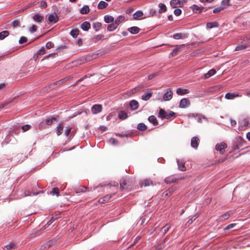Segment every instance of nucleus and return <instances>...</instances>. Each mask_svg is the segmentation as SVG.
I'll return each mask as SVG.
<instances>
[{"label":"nucleus","instance_id":"obj_35","mask_svg":"<svg viewBox=\"0 0 250 250\" xmlns=\"http://www.w3.org/2000/svg\"><path fill=\"white\" fill-rule=\"evenodd\" d=\"M170 228L169 224H166L161 230V232L163 235L166 234Z\"/></svg>","mask_w":250,"mask_h":250},{"label":"nucleus","instance_id":"obj_20","mask_svg":"<svg viewBox=\"0 0 250 250\" xmlns=\"http://www.w3.org/2000/svg\"><path fill=\"white\" fill-rule=\"evenodd\" d=\"M176 93L179 95H183L189 93V91L187 89H183L179 88L176 90Z\"/></svg>","mask_w":250,"mask_h":250},{"label":"nucleus","instance_id":"obj_8","mask_svg":"<svg viewBox=\"0 0 250 250\" xmlns=\"http://www.w3.org/2000/svg\"><path fill=\"white\" fill-rule=\"evenodd\" d=\"M48 20L51 23H56L59 21V17L56 14L53 13L48 16Z\"/></svg>","mask_w":250,"mask_h":250},{"label":"nucleus","instance_id":"obj_53","mask_svg":"<svg viewBox=\"0 0 250 250\" xmlns=\"http://www.w3.org/2000/svg\"><path fill=\"white\" fill-rule=\"evenodd\" d=\"M236 225L235 224H229V225H228L224 229L225 230H228V229H229L231 228H233V227H234V226Z\"/></svg>","mask_w":250,"mask_h":250},{"label":"nucleus","instance_id":"obj_34","mask_svg":"<svg viewBox=\"0 0 250 250\" xmlns=\"http://www.w3.org/2000/svg\"><path fill=\"white\" fill-rule=\"evenodd\" d=\"M9 34V31L5 30L0 33V40H2L7 37Z\"/></svg>","mask_w":250,"mask_h":250},{"label":"nucleus","instance_id":"obj_41","mask_svg":"<svg viewBox=\"0 0 250 250\" xmlns=\"http://www.w3.org/2000/svg\"><path fill=\"white\" fill-rule=\"evenodd\" d=\"M137 128L141 131H144L146 129V126L143 123H139L137 125Z\"/></svg>","mask_w":250,"mask_h":250},{"label":"nucleus","instance_id":"obj_45","mask_svg":"<svg viewBox=\"0 0 250 250\" xmlns=\"http://www.w3.org/2000/svg\"><path fill=\"white\" fill-rule=\"evenodd\" d=\"M31 125H26L22 126L21 128L23 132L28 130L31 128Z\"/></svg>","mask_w":250,"mask_h":250},{"label":"nucleus","instance_id":"obj_18","mask_svg":"<svg viewBox=\"0 0 250 250\" xmlns=\"http://www.w3.org/2000/svg\"><path fill=\"white\" fill-rule=\"evenodd\" d=\"M90 27V23L88 21L83 22L81 25V28L84 31H88Z\"/></svg>","mask_w":250,"mask_h":250},{"label":"nucleus","instance_id":"obj_47","mask_svg":"<svg viewBox=\"0 0 250 250\" xmlns=\"http://www.w3.org/2000/svg\"><path fill=\"white\" fill-rule=\"evenodd\" d=\"M86 189V188L85 187H80L79 189H77L76 192L77 193H81V192H85Z\"/></svg>","mask_w":250,"mask_h":250},{"label":"nucleus","instance_id":"obj_38","mask_svg":"<svg viewBox=\"0 0 250 250\" xmlns=\"http://www.w3.org/2000/svg\"><path fill=\"white\" fill-rule=\"evenodd\" d=\"M79 34V30L78 29L72 30L70 32V35L73 38H76Z\"/></svg>","mask_w":250,"mask_h":250},{"label":"nucleus","instance_id":"obj_23","mask_svg":"<svg viewBox=\"0 0 250 250\" xmlns=\"http://www.w3.org/2000/svg\"><path fill=\"white\" fill-rule=\"evenodd\" d=\"M149 122L152 123L154 125H157L158 124V122L155 116H150L148 117V119Z\"/></svg>","mask_w":250,"mask_h":250},{"label":"nucleus","instance_id":"obj_40","mask_svg":"<svg viewBox=\"0 0 250 250\" xmlns=\"http://www.w3.org/2000/svg\"><path fill=\"white\" fill-rule=\"evenodd\" d=\"M56 120V119L54 117H49L46 119L45 123L47 125H51Z\"/></svg>","mask_w":250,"mask_h":250},{"label":"nucleus","instance_id":"obj_13","mask_svg":"<svg viewBox=\"0 0 250 250\" xmlns=\"http://www.w3.org/2000/svg\"><path fill=\"white\" fill-rule=\"evenodd\" d=\"M129 106L132 110H135L139 107V103L137 101L132 100L129 103Z\"/></svg>","mask_w":250,"mask_h":250},{"label":"nucleus","instance_id":"obj_46","mask_svg":"<svg viewBox=\"0 0 250 250\" xmlns=\"http://www.w3.org/2000/svg\"><path fill=\"white\" fill-rule=\"evenodd\" d=\"M223 10H224V8H223L222 6H221L219 7L214 8L213 10V12L214 13H218Z\"/></svg>","mask_w":250,"mask_h":250},{"label":"nucleus","instance_id":"obj_37","mask_svg":"<svg viewBox=\"0 0 250 250\" xmlns=\"http://www.w3.org/2000/svg\"><path fill=\"white\" fill-rule=\"evenodd\" d=\"M89 12V8L87 5H84L80 11V12L82 14H87Z\"/></svg>","mask_w":250,"mask_h":250},{"label":"nucleus","instance_id":"obj_25","mask_svg":"<svg viewBox=\"0 0 250 250\" xmlns=\"http://www.w3.org/2000/svg\"><path fill=\"white\" fill-rule=\"evenodd\" d=\"M104 21L106 23H110L113 22L114 21V19L112 16L105 15L104 17Z\"/></svg>","mask_w":250,"mask_h":250},{"label":"nucleus","instance_id":"obj_48","mask_svg":"<svg viewBox=\"0 0 250 250\" xmlns=\"http://www.w3.org/2000/svg\"><path fill=\"white\" fill-rule=\"evenodd\" d=\"M27 41V39L25 37H21L20 38L19 42L20 44H22L26 42Z\"/></svg>","mask_w":250,"mask_h":250},{"label":"nucleus","instance_id":"obj_33","mask_svg":"<svg viewBox=\"0 0 250 250\" xmlns=\"http://www.w3.org/2000/svg\"><path fill=\"white\" fill-rule=\"evenodd\" d=\"M221 5L222 7L224 8V9H226L230 5L229 0H222L221 2Z\"/></svg>","mask_w":250,"mask_h":250},{"label":"nucleus","instance_id":"obj_63","mask_svg":"<svg viewBox=\"0 0 250 250\" xmlns=\"http://www.w3.org/2000/svg\"><path fill=\"white\" fill-rule=\"evenodd\" d=\"M178 51V48L174 49L172 52V55L175 56L177 54Z\"/></svg>","mask_w":250,"mask_h":250},{"label":"nucleus","instance_id":"obj_4","mask_svg":"<svg viewBox=\"0 0 250 250\" xmlns=\"http://www.w3.org/2000/svg\"><path fill=\"white\" fill-rule=\"evenodd\" d=\"M102 110V106L99 104L93 105L91 107V112L94 114H98Z\"/></svg>","mask_w":250,"mask_h":250},{"label":"nucleus","instance_id":"obj_58","mask_svg":"<svg viewBox=\"0 0 250 250\" xmlns=\"http://www.w3.org/2000/svg\"><path fill=\"white\" fill-rule=\"evenodd\" d=\"M71 131V128H66L64 131V134L66 136H68Z\"/></svg>","mask_w":250,"mask_h":250},{"label":"nucleus","instance_id":"obj_59","mask_svg":"<svg viewBox=\"0 0 250 250\" xmlns=\"http://www.w3.org/2000/svg\"><path fill=\"white\" fill-rule=\"evenodd\" d=\"M126 185V182L125 181H123L120 183V188L123 189H124V187Z\"/></svg>","mask_w":250,"mask_h":250},{"label":"nucleus","instance_id":"obj_17","mask_svg":"<svg viewBox=\"0 0 250 250\" xmlns=\"http://www.w3.org/2000/svg\"><path fill=\"white\" fill-rule=\"evenodd\" d=\"M216 71L214 69H211L208 73L205 74L203 77L204 79H207L211 77L216 73Z\"/></svg>","mask_w":250,"mask_h":250},{"label":"nucleus","instance_id":"obj_14","mask_svg":"<svg viewBox=\"0 0 250 250\" xmlns=\"http://www.w3.org/2000/svg\"><path fill=\"white\" fill-rule=\"evenodd\" d=\"M140 184L141 187H142L143 186L148 187V186H149L151 185H152V186L153 185L152 181H151L150 180L147 179H145L143 181H142V182H141L140 183Z\"/></svg>","mask_w":250,"mask_h":250},{"label":"nucleus","instance_id":"obj_50","mask_svg":"<svg viewBox=\"0 0 250 250\" xmlns=\"http://www.w3.org/2000/svg\"><path fill=\"white\" fill-rule=\"evenodd\" d=\"M45 48L43 47H42L41 49L37 51V54L40 55H43L45 53Z\"/></svg>","mask_w":250,"mask_h":250},{"label":"nucleus","instance_id":"obj_42","mask_svg":"<svg viewBox=\"0 0 250 250\" xmlns=\"http://www.w3.org/2000/svg\"><path fill=\"white\" fill-rule=\"evenodd\" d=\"M50 194L52 195H56L57 196H59V190L58 188H53L50 191Z\"/></svg>","mask_w":250,"mask_h":250},{"label":"nucleus","instance_id":"obj_28","mask_svg":"<svg viewBox=\"0 0 250 250\" xmlns=\"http://www.w3.org/2000/svg\"><path fill=\"white\" fill-rule=\"evenodd\" d=\"M159 7V12L160 13L165 12L167 10V7L164 3H159L158 5Z\"/></svg>","mask_w":250,"mask_h":250},{"label":"nucleus","instance_id":"obj_39","mask_svg":"<svg viewBox=\"0 0 250 250\" xmlns=\"http://www.w3.org/2000/svg\"><path fill=\"white\" fill-rule=\"evenodd\" d=\"M93 26L96 31H98L102 27V24L100 22H96L93 23Z\"/></svg>","mask_w":250,"mask_h":250},{"label":"nucleus","instance_id":"obj_7","mask_svg":"<svg viewBox=\"0 0 250 250\" xmlns=\"http://www.w3.org/2000/svg\"><path fill=\"white\" fill-rule=\"evenodd\" d=\"M183 1H186V0H171L170 5L173 7H180L183 4Z\"/></svg>","mask_w":250,"mask_h":250},{"label":"nucleus","instance_id":"obj_19","mask_svg":"<svg viewBox=\"0 0 250 250\" xmlns=\"http://www.w3.org/2000/svg\"><path fill=\"white\" fill-rule=\"evenodd\" d=\"M128 31L132 34H136L139 33L140 29L137 26H133L128 29Z\"/></svg>","mask_w":250,"mask_h":250},{"label":"nucleus","instance_id":"obj_12","mask_svg":"<svg viewBox=\"0 0 250 250\" xmlns=\"http://www.w3.org/2000/svg\"><path fill=\"white\" fill-rule=\"evenodd\" d=\"M193 12L196 14H200L202 12L204 9V7H199L196 4H193L191 7Z\"/></svg>","mask_w":250,"mask_h":250},{"label":"nucleus","instance_id":"obj_30","mask_svg":"<svg viewBox=\"0 0 250 250\" xmlns=\"http://www.w3.org/2000/svg\"><path fill=\"white\" fill-rule=\"evenodd\" d=\"M33 19L35 21L40 22L43 20V16L36 14L33 17Z\"/></svg>","mask_w":250,"mask_h":250},{"label":"nucleus","instance_id":"obj_2","mask_svg":"<svg viewBox=\"0 0 250 250\" xmlns=\"http://www.w3.org/2000/svg\"><path fill=\"white\" fill-rule=\"evenodd\" d=\"M227 147V145L224 142L217 144L215 146V149L220 152V154H224L225 152V149Z\"/></svg>","mask_w":250,"mask_h":250},{"label":"nucleus","instance_id":"obj_52","mask_svg":"<svg viewBox=\"0 0 250 250\" xmlns=\"http://www.w3.org/2000/svg\"><path fill=\"white\" fill-rule=\"evenodd\" d=\"M109 142L110 143L113 145H117L118 143V141L114 138H111L109 140Z\"/></svg>","mask_w":250,"mask_h":250},{"label":"nucleus","instance_id":"obj_24","mask_svg":"<svg viewBox=\"0 0 250 250\" xmlns=\"http://www.w3.org/2000/svg\"><path fill=\"white\" fill-rule=\"evenodd\" d=\"M118 26L114 22H112L111 24H109L107 26V30L108 31H112L115 30Z\"/></svg>","mask_w":250,"mask_h":250},{"label":"nucleus","instance_id":"obj_61","mask_svg":"<svg viewBox=\"0 0 250 250\" xmlns=\"http://www.w3.org/2000/svg\"><path fill=\"white\" fill-rule=\"evenodd\" d=\"M41 6L42 8H45L47 7V4L45 2L42 1Z\"/></svg>","mask_w":250,"mask_h":250},{"label":"nucleus","instance_id":"obj_5","mask_svg":"<svg viewBox=\"0 0 250 250\" xmlns=\"http://www.w3.org/2000/svg\"><path fill=\"white\" fill-rule=\"evenodd\" d=\"M190 104V102L188 99L183 98L180 102L179 106L181 108H185L188 107Z\"/></svg>","mask_w":250,"mask_h":250},{"label":"nucleus","instance_id":"obj_11","mask_svg":"<svg viewBox=\"0 0 250 250\" xmlns=\"http://www.w3.org/2000/svg\"><path fill=\"white\" fill-rule=\"evenodd\" d=\"M250 46V42H248V43L242 42L241 44L238 45L235 47V50H236V51L242 50H244V49L247 48L248 47H249Z\"/></svg>","mask_w":250,"mask_h":250},{"label":"nucleus","instance_id":"obj_57","mask_svg":"<svg viewBox=\"0 0 250 250\" xmlns=\"http://www.w3.org/2000/svg\"><path fill=\"white\" fill-rule=\"evenodd\" d=\"M157 76V73H156L151 74L149 75L148 76V80H151V79H152V78L155 77Z\"/></svg>","mask_w":250,"mask_h":250},{"label":"nucleus","instance_id":"obj_51","mask_svg":"<svg viewBox=\"0 0 250 250\" xmlns=\"http://www.w3.org/2000/svg\"><path fill=\"white\" fill-rule=\"evenodd\" d=\"M45 46L46 49H50L54 46V44L52 42H47Z\"/></svg>","mask_w":250,"mask_h":250},{"label":"nucleus","instance_id":"obj_56","mask_svg":"<svg viewBox=\"0 0 250 250\" xmlns=\"http://www.w3.org/2000/svg\"><path fill=\"white\" fill-rule=\"evenodd\" d=\"M197 116H198V114L197 113H189L188 115V118L193 117L195 118L197 117Z\"/></svg>","mask_w":250,"mask_h":250},{"label":"nucleus","instance_id":"obj_10","mask_svg":"<svg viewBox=\"0 0 250 250\" xmlns=\"http://www.w3.org/2000/svg\"><path fill=\"white\" fill-rule=\"evenodd\" d=\"M177 163L178 167V168L181 171H185L186 168L185 167V163L183 160H177Z\"/></svg>","mask_w":250,"mask_h":250},{"label":"nucleus","instance_id":"obj_16","mask_svg":"<svg viewBox=\"0 0 250 250\" xmlns=\"http://www.w3.org/2000/svg\"><path fill=\"white\" fill-rule=\"evenodd\" d=\"M63 125L62 122H60L55 129L57 135H60L63 132Z\"/></svg>","mask_w":250,"mask_h":250},{"label":"nucleus","instance_id":"obj_55","mask_svg":"<svg viewBox=\"0 0 250 250\" xmlns=\"http://www.w3.org/2000/svg\"><path fill=\"white\" fill-rule=\"evenodd\" d=\"M111 195L107 194L106 196H104L103 197V199H104L105 202H106L107 201H108L111 198Z\"/></svg>","mask_w":250,"mask_h":250},{"label":"nucleus","instance_id":"obj_60","mask_svg":"<svg viewBox=\"0 0 250 250\" xmlns=\"http://www.w3.org/2000/svg\"><path fill=\"white\" fill-rule=\"evenodd\" d=\"M19 25V21H14L12 22V26L14 27H17Z\"/></svg>","mask_w":250,"mask_h":250},{"label":"nucleus","instance_id":"obj_22","mask_svg":"<svg viewBox=\"0 0 250 250\" xmlns=\"http://www.w3.org/2000/svg\"><path fill=\"white\" fill-rule=\"evenodd\" d=\"M144 15L141 10L137 11L133 15V18L135 20H138L139 18L142 17Z\"/></svg>","mask_w":250,"mask_h":250},{"label":"nucleus","instance_id":"obj_62","mask_svg":"<svg viewBox=\"0 0 250 250\" xmlns=\"http://www.w3.org/2000/svg\"><path fill=\"white\" fill-rule=\"evenodd\" d=\"M140 237L139 236H138L136 238V239H135V241L134 242V243L131 244L130 246V247H132L133 246H134L135 245V244L139 240H140Z\"/></svg>","mask_w":250,"mask_h":250},{"label":"nucleus","instance_id":"obj_3","mask_svg":"<svg viewBox=\"0 0 250 250\" xmlns=\"http://www.w3.org/2000/svg\"><path fill=\"white\" fill-rule=\"evenodd\" d=\"M173 92L170 89H167V91L163 95V99L165 101H167L171 100L172 98Z\"/></svg>","mask_w":250,"mask_h":250},{"label":"nucleus","instance_id":"obj_1","mask_svg":"<svg viewBox=\"0 0 250 250\" xmlns=\"http://www.w3.org/2000/svg\"><path fill=\"white\" fill-rule=\"evenodd\" d=\"M175 113L173 111L167 112L163 109H160L159 112L158 117L162 119H169L172 117L175 116Z\"/></svg>","mask_w":250,"mask_h":250},{"label":"nucleus","instance_id":"obj_49","mask_svg":"<svg viewBox=\"0 0 250 250\" xmlns=\"http://www.w3.org/2000/svg\"><path fill=\"white\" fill-rule=\"evenodd\" d=\"M181 13L182 10L180 9L177 8L175 9L174 11V14L177 16L180 15Z\"/></svg>","mask_w":250,"mask_h":250},{"label":"nucleus","instance_id":"obj_26","mask_svg":"<svg viewBox=\"0 0 250 250\" xmlns=\"http://www.w3.org/2000/svg\"><path fill=\"white\" fill-rule=\"evenodd\" d=\"M125 17L124 16L121 15L117 17V18L116 19L115 21H114V22L117 24V25L118 26L119 24L125 21Z\"/></svg>","mask_w":250,"mask_h":250},{"label":"nucleus","instance_id":"obj_27","mask_svg":"<svg viewBox=\"0 0 250 250\" xmlns=\"http://www.w3.org/2000/svg\"><path fill=\"white\" fill-rule=\"evenodd\" d=\"M105 37L103 35H98L95 36H94L93 38V40L94 41V42H98L99 41H103L105 39Z\"/></svg>","mask_w":250,"mask_h":250},{"label":"nucleus","instance_id":"obj_31","mask_svg":"<svg viewBox=\"0 0 250 250\" xmlns=\"http://www.w3.org/2000/svg\"><path fill=\"white\" fill-rule=\"evenodd\" d=\"M16 248V246L14 243H10L9 244L5 245L3 248L4 249H6L7 250L15 249Z\"/></svg>","mask_w":250,"mask_h":250},{"label":"nucleus","instance_id":"obj_43","mask_svg":"<svg viewBox=\"0 0 250 250\" xmlns=\"http://www.w3.org/2000/svg\"><path fill=\"white\" fill-rule=\"evenodd\" d=\"M196 118L197 119V122L200 123H202V119H205L206 121L208 120L207 118L199 114H198V116H197Z\"/></svg>","mask_w":250,"mask_h":250},{"label":"nucleus","instance_id":"obj_15","mask_svg":"<svg viewBox=\"0 0 250 250\" xmlns=\"http://www.w3.org/2000/svg\"><path fill=\"white\" fill-rule=\"evenodd\" d=\"M240 95H239L238 93H227L225 95V98L228 100H232L236 97H240Z\"/></svg>","mask_w":250,"mask_h":250},{"label":"nucleus","instance_id":"obj_9","mask_svg":"<svg viewBox=\"0 0 250 250\" xmlns=\"http://www.w3.org/2000/svg\"><path fill=\"white\" fill-rule=\"evenodd\" d=\"M199 143V139L197 137H193L191 139V146L195 148H197Z\"/></svg>","mask_w":250,"mask_h":250},{"label":"nucleus","instance_id":"obj_54","mask_svg":"<svg viewBox=\"0 0 250 250\" xmlns=\"http://www.w3.org/2000/svg\"><path fill=\"white\" fill-rule=\"evenodd\" d=\"M37 31V26L35 25H33L29 29L30 32H35Z\"/></svg>","mask_w":250,"mask_h":250},{"label":"nucleus","instance_id":"obj_36","mask_svg":"<svg viewBox=\"0 0 250 250\" xmlns=\"http://www.w3.org/2000/svg\"><path fill=\"white\" fill-rule=\"evenodd\" d=\"M118 116L120 119L125 120L127 118V113H125V112H124L123 111H121L119 113Z\"/></svg>","mask_w":250,"mask_h":250},{"label":"nucleus","instance_id":"obj_29","mask_svg":"<svg viewBox=\"0 0 250 250\" xmlns=\"http://www.w3.org/2000/svg\"><path fill=\"white\" fill-rule=\"evenodd\" d=\"M186 37V34L181 33H175L173 35V38L175 40H178L183 38H185Z\"/></svg>","mask_w":250,"mask_h":250},{"label":"nucleus","instance_id":"obj_21","mask_svg":"<svg viewBox=\"0 0 250 250\" xmlns=\"http://www.w3.org/2000/svg\"><path fill=\"white\" fill-rule=\"evenodd\" d=\"M152 95V92L150 91H149L147 93L143 95L141 97V99L143 101H147L151 97Z\"/></svg>","mask_w":250,"mask_h":250},{"label":"nucleus","instance_id":"obj_64","mask_svg":"<svg viewBox=\"0 0 250 250\" xmlns=\"http://www.w3.org/2000/svg\"><path fill=\"white\" fill-rule=\"evenodd\" d=\"M31 196L30 192L29 191H26L24 193V196Z\"/></svg>","mask_w":250,"mask_h":250},{"label":"nucleus","instance_id":"obj_44","mask_svg":"<svg viewBox=\"0 0 250 250\" xmlns=\"http://www.w3.org/2000/svg\"><path fill=\"white\" fill-rule=\"evenodd\" d=\"M218 26V24L217 22H208L207 24V27L209 28H212L213 27H217Z\"/></svg>","mask_w":250,"mask_h":250},{"label":"nucleus","instance_id":"obj_6","mask_svg":"<svg viewBox=\"0 0 250 250\" xmlns=\"http://www.w3.org/2000/svg\"><path fill=\"white\" fill-rule=\"evenodd\" d=\"M183 178H180L179 179H177L173 176H169L165 178V182L167 184H170L173 183H177L179 181V180L183 179Z\"/></svg>","mask_w":250,"mask_h":250},{"label":"nucleus","instance_id":"obj_32","mask_svg":"<svg viewBox=\"0 0 250 250\" xmlns=\"http://www.w3.org/2000/svg\"><path fill=\"white\" fill-rule=\"evenodd\" d=\"M107 5L108 4L106 2L104 1H101L98 5V8L99 9H103L106 8Z\"/></svg>","mask_w":250,"mask_h":250}]
</instances>
